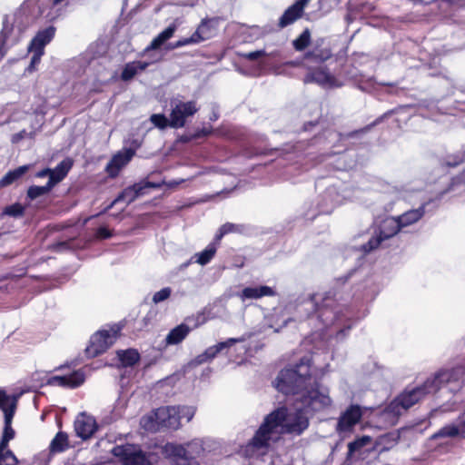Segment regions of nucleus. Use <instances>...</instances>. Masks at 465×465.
Masks as SVG:
<instances>
[{
  "mask_svg": "<svg viewBox=\"0 0 465 465\" xmlns=\"http://www.w3.org/2000/svg\"><path fill=\"white\" fill-rule=\"evenodd\" d=\"M72 166L73 163L70 159H65L60 162L55 168L51 169L48 183L54 188L67 175Z\"/></svg>",
  "mask_w": 465,
  "mask_h": 465,
  "instance_id": "nucleus-26",
  "label": "nucleus"
},
{
  "mask_svg": "<svg viewBox=\"0 0 465 465\" xmlns=\"http://www.w3.org/2000/svg\"><path fill=\"white\" fill-rule=\"evenodd\" d=\"M400 232H401V228L396 216L387 217L381 222L368 242L355 249V252H359V256L366 255L377 250L386 240L392 238Z\"/></svg>",
  "mask_w": 465,
  "mask_h": 465,
  "instance_id": "nucleus-5",
  "label": "nucleus"
},
{
  "mask_svg": "<svg viewBox=\"0 0 465 465\" xmlns=\"http://www.w3.org/2000/svg\"><path fill=\"white\" fill-rule=\"evenodd\" d=\"M55 31L56 28L54 25L39 30L31 40L28 49L45 53L44 49L54 37Z\"/></svg>",
  "mask_w": 465,
  "mask_h": 465,
  "instance_id": "nucleus-22",
  "label": "nucleus"
},
{
  "mask_svg": "<svg viewBox=\"0 0 465 465\" xmlns=\"http://www.w3.org/2000/svg\"><path fill=\"white\" fill-rule=\"evenodd\" d=\"M198 110L195 101H178L171 110V127L174 129L183 128L186 124V119L194 115Z\"/></svg>",
  "mask_w": 465,
  "mask_h": 465,
  "instance_id": "nucleus-11",
  "label": "nucleus"
},
{
  "mask_svg": "<svg viewBox=\"0 0 465 465\" xmlns=\"http://www.w3.org/2000/svg\"><path fill=\"white\" fill-rule=\"evenodd\" d=\"M150 63L145 61H133L126 63L121 73V79L124 82L132 80L139 72L144 71Z\"/></svg>",
  "mask_w": 465,
  "mask_h": 465,
  "instance_id": "nucleus-28",
  "label": "nucleus"
},
{
  "mask_svg": "<svg viewBox=\"0 0 465 465\" xmlns=\"http://www.w3.org/2000/svg\"><path fill=\"white\" fill-rule=\"evenodd\" d=\"M120 331L121 327L114 324L109 329H102L94 333L85 349L87 357L94 358L105 352L115 342Z\"/></svg>",
  "mask_w": 465,
  "mask_h": 465,
  "instance_id": "nucleus-7",
  "label": "nucleus"
},
{
  "mask_svg": "<svg viewBox=\"0 0 465 465\" xmlns=\"http://www.w3.org/2000/svg\"><path fill=\"white\" fill-rule=\"evenodd\" d=\"M153 417L158 427L171 430H177L180 427L178 407H160L154 411Z\"/></svg>",
  "mask_w": 465,
  "mask_h": 465,
  "instance_id": "nucleus-14",
  "label": "nucleus"
},
{
  "mask_svg": "<svg viewBox=\"0 0 465 465\" xmlns=\"http://www.w3.org/2000/svg\"><path fill=\"white\" fill-rule=\"evenodd\" d=\"M220 117V114H219V108L217 106V104H213L212 105V112H211V114L209 116V120L211 122H215L219 119Z\"/></svg>",
  "mask_w": 465,
  "mask_h": 465,
  "instance_id": "nucleus-56",
  "label": "nucleus"
},
{
  "mask_svg": "<svg viewBox=\"0 0 465 465\" xmlns=\"http://www.w3.org/2000/svg\"><path fill=\"white\" fill-rule=\"evenodd\" d=\"M402 92H403L402 88L395 87L393 90L390 91L389 93L392 94L400 95L401 93H402Z\"/></svg>",
  "mask_w": 465,
  "mask_h": 465,
  "instance_id": "nucleus-60",
  "label": "nucleus"
},
{
  "mask_svg": "<svg viewBox=\"0 0 465 465\" xmlns=\"http://www.w3.org/2000/svg\"><path fill=\"white\" fill-rule=\"evenodd\" d=\"M276 291L267 285L247 286L244 287L237 295L242 301L257 300L262 297L276 296Z\"/></svg>",
  "mask_w": 465,
  "mask_h": 465,
  "instance_id": "nucleus-21",
  "label": "nucleus"
},
{
  "mask_svg": "<svg viewBox=\"0 0 465 465\" xmlns=\"http://www.w3.org/2000/svg\"><path fill=\"white\" fill-rule=\"evenodd\" d=\"M179 408V421L181 422V420L183 419H185L186 421H190L193 415H194V409L193 407H188V406H177Z\"/></svg>",
  "mask_w": 465,
  "mask_h": 465,
  "instance_id": "nucleus-46",
  "label": "nucleus"
},
{
  "mask_svg": "<svg viewBox=\"0 0 465 465\" xmlns=\"http://www.w3.org/2000/svg\"><path fill=\"white\" fill-rule=\"evenodd\" d=\"M463 183H465V167L463 168V170L460 173L452 177V179H451L452 186L460 185Z\"/></svg>",
  "mask_w": 465,
  "mask_h": 465,
  "instance_id": "nucleus-54",
  "label": "nucleus"
},
{
  "mask_svg": "<svg viewBox=\"0 0 465 465\" xmlns=\"http://www.w3.org/2000/svg\"><path fill=\"white\" fill-rule=\"evenodd\" d=\"M362 414V409L359 404H351L341 413L336 425V431L339 434L351 431L361 421Z\"/></svg>",
  "mask_w": 465,
  "mask_h": 465,
  "instance_id": "nucleus-13",
  "label": "nucleus"
},
{
  "mask_svg": "<svg viewBox=\"0 0 465 465\" xmlns=\"http://www.w3.org/2000/svg\"><path fill=\"white\" fill-rule=\"evenodd\" d=\"M84 381V372L82 370H77L68 375L53 376L48 379L47 384L74 389L81 386Z\"/></svg>",
  "mask_w": 465,
  "mask_h": 465,
  "instance_id": "nucleus-18",
  "label": "nucleus"
},
{
  "mask_svg": "<svg viewBox=\"0 0 465 465\" xmlns=\"http://www.w3.org/2000/svg\"><path fill=\"white\" fill-rule=\"evenodd\" d=\"M218 243L219 242H215V239H213V241L210 242L204 250H203L200 252H196L193 256V259H194V262L202 266L208 264L213 260L217 252Z\"/></svg>",
  "mask_w": 465,
  "mask_h": 465,
  "instance_id": "nucleus-31",
  "label": "nucleus"
},
{
  "mask_svg": "<svg viewBox=\"0 0 465 465\" xmlns=\"http://www.w3.org/2000/svg\"><path fill=\"white\" fill-rule=\"evenodd\" d=\"M286 418V408L280 407L265 416L262 423L251 439L249 445L255 449H262L269 446L272 436L281 427Z\"/></svg>",
  "mask_w": 465,
  "mask_h": 465,
  "instance_id": "nucleus-4",
  "label": "nucleus"
},
{
  "mask_svg": "<svg viewBox=\"0 0 465 465\" xmlns=\"http://www.w3.org/2000/svg\"><path fill=\"white\" fill-rule=\"evenodd\" d=\"M180 445L183 448L186 458L196 460L204 451L203 441L199 439H194L185 444Z\"/></svg>",
  "mask_w": 465,
  "mask_h": 465,
  "instance_id": "nucleus-35",
  "label": "nucleus"
},
{
  "mask_svg": "<svg viewBox=\"0 0 465 465\" xmlns=\"http://www.w3.org/2000/svg\"><path fill=\"white\" fill-rule=\"evenodd\" d=\"M459 418L460 419V425L463 429V432H465V417L462 415V416H460Z\"/></svg>",
  "mask_w": 465,
  "mask_h": 465,
  "instance_id": "nucleus-63",
  "label": "nucleus"
},
{
  "mask_svg": "<svg viewBox=\"0 0 465 465\" xmlns=\"http://www.w3.org/2000/svg\"><path fill=\"white\" fill-rule=\"evenodd\" d=\"M111 453L123 465H151L149 458L141 446L135 444H122L114 446Z\"/></svg>",
  "mask_w": 465,
  "mask_h": 465,
  "instance_id": "nucleus-8",
  "label": "nucleus"
},
{
  "mask_svg": "<svg viewBox=\"0 0 465 465\" xmlns=\"http://www.w3.org/2000/svg\"><path fill=\"white\" fill-rule=\"evenodd\" d=\"M192 262H194V259H193V257H192L190 260H188V261H186V262H183V263L180 265V269H181V270H184V269H186V268H187V267H188Z\"/></svg>",
  "mask_w": 465,
  "mask_h": 465,
  "instance_id": "nucleus-58",
  "label": "nucleus"
},
{
  "mask_svg": "<svg viewBox=\"0 0 465 465\" xmlns=\"http://www.w3.org/2000/svg\"><path fill=\"white\" fill-rule=\"evenodd\" d=\"M10 30L5 26L0 32V61L3 59L4 55L6 53L5 41L7 39L8 34Z\"/></svg>",
  "mask_w": 465,
  "mask_h": 465,
  "instance_id": "nucleus-49",
  "label": "nucleus"
},
{
  "mask_svg": "<svg viewBox=\"0 0 465 465\" xmlns=\"http://www.w3.org/2000/svg\"><path fill=\"white\" fill-rule=\"evenodd\" d=\"M426 205L427 203H422L416 209H411L402 214L396 216L401 230L418 223L425 214Z\"/></svg>",
  "mask_w": 465,
  "mask_h": 465,
  "instance_id": "nucleus-25",
  "label": "nucleus"
},
{
  "mask_svg": "<svg viewBox=\"0 0 465 465\" xmlns=\"http://www.w3.org/2000/svg\"><path fill=\"white\" fill-rule=\"evenodd\" d=\"M29 51L33 53V55L31 57L30 64L28 65V67L26 68V71L28 73H32L33 71L35 70V66L40 63L41 57L44 54V52H39L36 50H29Z\"/></svg>",
  "mask_w": 465,
  "mask_h": 465,
  "instance_id": "nucleus-47",
  "label": "nucleus"
},
{
  "mask_svg": "<svg viewBox=\"0 0 465 465\" xmlns=\"http://www.w3.org/2000/svg\"><path fill=\"white\" fill-rule=\"evenodd\" d=\"M151 123L160 130L171 127V117L168 119L163 114H153L150 116Z\"/></svg>",
  "mask_w": 465,
  "mask_h": 465,
  "instance_id": "nucleus-43",
  "label": "nucleus"
},
{
  "mask_svg": "<svg viewBox=\"0 0 465 465\" xmlns=\"http://www.w3.org/2000/svg\"><path fill=\"white\" fill-rule=\"evenodd\" d=\"M177 30V25L172 23L164 30L159 33L143 50V54H147L153 50L160 49L169 39H171Z\"/></svg>",
  "mask_w": 465,
  "mask_h": 465,
  "instance_id": "nucleus-23",
  "label": "nucleus"
},
{
  "mask_svg": "<svg viewBox=\"0 0 465 465\" xmlns=\"http://www.w3.org/2000/svg\"><path fill=\"white\" fill-rule=\"evenodd\" d=\"M163 454L172 460L173 465H201L195 459L185 457V451L179 443L167 442L163 446Z\"/></svg>",
  "mask_w": 465,
  "mask_h": 465,
  "instance_id": "nucleus-16",
  "label": "nucleus"
},
{
  "mask_svg": "<svg viewBox=\"0 0 465 465\" xmlns=\"http://www.w3.org/2000/svg\"><path fill=\"white\" fill-rule=\"evenodd\" d=\"M357 269L337 280V285L324 292L300 296L295 311L299 321L312 322L316 331L334 327L336 339L343 340L353 327V312L348 307L351 294L344 283Z\"/></svg>",
  "mask_w": 465,
  "mask_h": 465,
  "instance_id": "nucleus-1",
  "label": "nucleus"
},
{
  "mask_svg": "<svg viewBox=\"0 0 465 465\" xmlns=\"http://www.w3.org/2000/svg\"><path fill=\"white\" fill-rule=\"evenodd\" d=\"M29 169V165H21L14 170L8 171L1 179H0V188L5 187L15 181H17L19 178H21L24 174L26 173V172Z\"/></svg>",
  "mask_w": 465,
  "mask_h": 465,
  "instance_id": "nucleus-34",
  "label": "nucleus"
},
{
  "mask_svg": "<svg viewBox=\"0 0 465 465\" xmlns=\"http://www.w3.org/2000/svg\"><path fill=\"white\" fill-rule=\"evenodd\" d=\"M311 356L282 370L276 378V388L283 394L295 397V406L313 416L331 404L327 389L323 388L311 372Z\"/></svg>",
  "mask_w": 465,
  "mask_h": 465,
  "instance_id": "nucleus-2",
  "label": "nucleus"
},
{
  "mask_svg": "<svg viewBox=\"0 0 465 465\" xmlns=\"http://www.w3.org/2000/svg\"><path fill=\"white\" fill-rule=\"evenodd\" d=\"M174 44V47H176V49L180 48V47H183V43H182V39L176 41L173 43Z\"/></svg>",
  "mask_w": 465,
  "mask_h": 465,
  "instance_id": "nucleus-64",
  "label": "nucleus"
},
{
  "mask_svg": "<svg viewBox=\"0 0 465 465\" xmlns=\"http://www.w3.org/2000/svg\"><path fill=\"white\" fill-rule=\"evenodd\" d=\"M51 168H44L35 173L38 178L48 177L50 179Z\"/></svg>",
  "mask_w": 465,
  "mask_h": 465,
  "instance_id": "nucleus-57",
  "label": "nucleus"
},
{
  "mask_svg": "<svg viewBox=\"0 0 465 465\" xmlns=\"http://www.w3.org/2000/svg\"><path fill=\"white\" fill-rule=\"evenodd\" d=\"M25 211V206H23L19 203H15L10 205H7L3 210V214L7 215L14 218H18L24 215Z\"/></svg>",
  "mask_w": 465,
  "mask_h": 465,
  "instance_id": "nucleus-42",
  "label": "nucleus"
},
{
  "mask_svg": "<svg viewBox=\"0 0 465 465\" xmlns=\"http://www.w3.org/2000/svg\"><path fill=\"white\" fill-rule=\"evenodd\" d=\"M117 358L124 367H133L141 359L140 353L136 349L129 348L116 351Z\"/></svg>",
  "mask_w": 465,
  "mask_h": 465,
  "instance_id": "nucleus-32",
  "label": "nucleus"
},
{
  "mask_svg": "<svg viewBox=\"0 0 465 465\" xmlns=\"http://www.w3.org/2000/svg\"><path fill=\"white\" fill-rule=\"evenodd\" d=\"M311 0H295L281 15L278 22V27L283 29L300 19L303 14L306 5Z\"/></svg>",
  "mask_w": 465,
  "mask_h": 465,
  "instance_id": "nucleus-17",
  "label": "nucleus"
},
{
  "mask_svg": "<svg viewBox=\"0 0 465 465\" xmlns=\"http://www.w3.org/2000/svg\"><path fill=\"white\" fill-rule=\"evenodd\" d=\"M316 124H317L316 122H308V123L304 124L303 130L308 131L309 128L314 127Z\"/></svg>",
  "mask_w": 465,
  "mask_h": 465,
  "instance_id": "nucleus-59",
  "label": "nucleus"
},
{
  "mask_svg": "<svg viewBox=\"0 0 465 465\" xmlns=\"http://www.w3.org/2000/svg\"><path fill=\"white\" fill-rule=\"evenodd\" d=\"M243 225L232 223H225L220 228L214 236L215 242H220L223 236L228 233H241L242 232Z\"/></svg>",
  "mask_w": 465,
  "mask_h": 465,
  "instance_id": "nucleus-37",
  "label": "nucleus"
},
{
  "mask_svg": "<svg viewBox=\"0 0 465 465\" xmlns=\"http://www.w3.org/2000/svg\"><path fill=\"white\" fill-rule=\"evenodd\" d=\"M311 43V32L308 28L304 29L302 33L292 41L293 48L296 51H303Z\"/></svg>",
  "mask_w": 465,
  "mask_h": 465,
  "instance_id": "nucleus-40",
  "label": "nucleus"
},
{
  "mask_svg": "<svg viewBox=\"0 0 465 465\" xmlns=\"http://www.w3.org/2000/svg\"><path fill=\"white\" fill-rule=\"evenodd\" d=\"M112 235V232L105 226H100L95 232V237L100 240L109 239Z\"/></svg>",
  "mask_w": 465,
  "mask_h": 465,
  "instance_id": "nucleus-51",
  "label": "nucleus"
},
{
  "mask_svg": "<svg viewBox=\"0 0 465 465\" xmlns=\"http://www.w3.org/2000/svg\"><path fill=\"white\" fill-rule=\"evenodd\" d=\"M161 183H153L147 180H142L138 183H134L124 189L115 199L106 207V211L113 208L114 205L119 203H125L126 205L132 203L139 197L144 195L146 193L147 189H156L160 188Z\"/></svg>",
  "mask_w": 465,
  "mask_h": 465,
  "instance_id": "nucleus-9",
  "label": "nucleus"
},
{
  "mask_svg": "<svg viewBox=\"0 0 465 465\" xmlns=\"http://www.w3.org/2000/svg\"><path fill=\"white\" fill-rule=\"evenodd\" d=\"M341 203H342V198L336 187L329 186L311 203L304 216L307 220H313L319 214H330Z\"/></svg>",
  "mask_w": 465,
  "mask_h": 465,
  "instance_id": "nucleus-6",
  "label": "nucleus"
},
{
  "mask_svg": "<svg viewBox=\"0 0 465 465\" xmlns=\"http://www.w3.org/2000/svg\"><path fill=\"white\" fill-rule=\"evenodd\" d=\"M205 28L206 23H201L196 31L190 37L182 38L183 46L199 44L206 40V35H204Z\"/></svg>",
  "mask_w": 465,
  "mask_h": 465,
  "instance_id": "nucleus-38",
  "label": "nucleus"
},
{
  "mask_svg": "<svg viewBox=\"0 0 465 465\" xmlns=\"http://www.w3.org/2000/svg\"><path fill=\"white\" fill-rule=\"evenodd\" d=\"M371 437L368 435H362L357 437L355 440L348 443V452L346 455V461L351 460L354 453L359 451L361 448L367 446L371 442Z\"/></svg>",
  "mask_w": 465,
  "mask_h": 465,
  "instance_id": "nucleus-36",
  "label": "nucleus"
},
{
  "mask_svg": "<svg viewBox=\"0 0 465 465\" xmlns=\"http://www.w3.org/2000/svg\"><path fill=\"white\" fill-rule=\"evenodd\" d=\"M69 447L68 435L64 431H58L49 445L51 453H60L67 450Z\"/></svg>",
  "mask_w": 465,
  "mask_h": 465,
  "instance_id": "nucleus-33",
  "label": "nucleus"
},
{
  "mask_svg": "<svg viewBox=\"0 0 465 465\" xmlns=\"http://www.w3.org/2000/svg\"><path fill=\"white\" fill-rule=\"evenodd\" d=\"M190 331L191 328L185 323H181L175 326L166 335V345H177L181 343L187 337Z\"/></svg>",
  "mask_w": 465,
  "mask_h": 465,
  "instance_id": "nucleus-30",
  "label": "nucleus"
},
{
  "mask_svg": "<svg viewBox=\"0 0 465 465\" xmlns=\"http://www.w3.org/2000/svg\"><path fill=\"white\" fill-rule=\"evenodd\" d=\"M171 293L172 289L170 287H164L153 294V302L155 304L164 302L171 296Z\"/></svg>",
  "mask_w": 465,
  "mask_h": 465,
  "instance_id": "nucleus-45",
  "label": "nucleus"
},
{
  "mask_svg": "<svg viewBox=\"0 0 465 465\" xmlns=\"http://www.w3.org/2000/svg\"><path fill=\"white\" fill-rule=\"evenodd\" d=\"M465 161V150L462 153L448 155L444 160V164L448 167H456Z\"/></svg>",
  "mask_w": 465,
  "mask_h": 465,
  "instance_id": "nucleus-44",
  "label": "nucleus"
},
{
  "mask_svg": "<svg viewBox=\"0 0 465 465\" xmlns=\"http://www.w3.org/2000/svg\"><path fill=\"white\" fill-rule=\"evenodd\" d=\"M15 415L11 414V411L9 413H4V430H3V435L0 440V455L1 456H8L10 453L11 457H13L14 460H17L14 452L8 449V443L11 440L15 437V430L12 428V421Z\"/></svg>",
  "mask_w": 465,
  "mask_h": 465,
  "instance_id": "nucleus-20",
  "label": "nucleus"
},
{
  "mask_svg": "<svg viewBox=\"0 0 465 465\" xmlns=\"http://www.w3.org/2000/svg\"><path fill=\"white\" fill-rule=\"evenodd\" d=\"M8 454L9 455L5 457L0 455V465H17L18 460H14L10 453Z\"/></svg>",
  "mask_w": 465,
  "mask_h": 465,
  "instance_id": "nucleus-55",
  "label": "nucleus"
},
{
  "mask_svg": "<svg viewBox=\"0 0 465 465\" xmlns=\"http://www.w3.org/2000/svg\"><path fill=\"white\" fill-rule=\"evenodd\" d=\"M312 417L310 413L305 412L304 410L299 409L293 403V411H288L286 408V418L281 425L285 432L290 434L301 435L306 430L310 425V418Z\"/></svg>",
  "mask_w": 465,
  "mask_h": 465,
  "instance_id": "nucleus-10",
  "label": "nucleus"
},
{
  "mask_svg": "<svg viewBox=\"0 0 465 465\" xmlns=\"http://www.w3.org/2000/svg\"><path fill=\"white\" fill-rule=\"evenodd\" d=\"M265 55H266V52L264 50H256L253 52H249V53L244 54L243 57L250 61H256Z\"/></svg>",
  "mask_w": 465,
  "mask_h": 465,
  "instance_id": "nucleus-52",
  "label": "nucleus"
},
{
  "mask_svg": "<svg viewBox=\"0 0 465 465\" xmlns=\"http://www.w3.org/2000/svg\"><path fill=\"white\" fill-rule=\"evenodd\" d=\"M330 57V50L313 49L312 51L307 52L305 54V58L312 59L315 63H323Z\"/></svg>",
  "mask_w": 465,
  "mask_h": 465,
  "instance_id": "nucleus-41",
  "label": "nucleus"
},
{
  "mask_svg": "<svg viewBox=\"0 0 465 465\" xmlns=\"http://www.w3.org/2000/svg\"><path fill=\"white\" fill-rule=\"evenodd\" d=\"M201 23H206L205 34L206 39H209L213 35L214 26L217 25L218 21L216 19H203Z\"/></svg>",
  "mask_w": 465,
  "mask_h": 465,
  "instance_id": "nucleus-50",
  "label": "nucleus"
},
{
  "mask_svg": "<svg viewBox=\"0 0 465 465\" xmlns=\"http://www.w3.org/2000/svg\"><path fill=\"white\" fill-rule=\"evenodd\" d=\"M213 133V128L212 127H209V128H200V129H197L193 134H192V138H194L195 139H199V138H202V137H205V136H208L210 135L211 134Z\"/></svg>",
  "mask_w": 465,
  "mask_h": 465,
  "instance_id": "nucleus-53",
  "label": "nucleus"
},
{
  "mask_svg": "<svg viewBox=\"0 0 465 465\" xmlns=\"http://www.w3.org/2000/svg\"><path fill=\"white\" fill-rule=\"evenodd\" d=\"M462 373L463 370L460 367L449 370H440L432 377L428 378L423 384L416 386L411 390H405L394 399L389 408L400 415V409L407 411L419 402L426 394L434 393L443 385L459 381Z\"/></svg>",
  "mask_w": 465,
  "mask_h": 465,
  "instance_id": "nucleus-3",
  "label": "nucleus"
},
{
  "mask_svg": "<svg viewBox=\"0 0 465 465\" xmlns=\"http://www.w3.org/2000/svg\"><path fill=\"white\" fill-rule=\"evenodd\" d=\"M459 418L460 419V425L463 429V432H465V417L462 415V416H460Z\"/></svg>",
  "mask_w": 465,
  "mask_h": 465,
  "instance_id": "nucleus-62",
  "label": "nucleus"
},
{
  "mask_svg": "<svg viewBox=\"0 0 465 465\" xmlns=\"http://www.w3.org/2000/svg\"><path fill=\"white\" fill-rule=\"evenodd\" d=\"M243 341V338H229L224 341H220L215 345L208 347L203 353L193 359L189 364L193 367H196L203 363L210 362L223 350L229 349L232 345Z\"/></svg>",
  "mask_w": 465,
  "mask_h": 465,
  "instance_id": "nucleus-12",
  "label": "nucleus"
},
{
  "mask_svg": "<svg viewBox=\"0 0 465 465\" xmlns=\"http://www.w3.org/2000/svg\"><path fill=\"white\" fill-rule=\"evenodd\" d=\"M52 189L53 187L48 183V182L44 186L31 185L27 189L26 197L30 201H34L41 196L47 194L49 192H51Z\"/></svg>",
  "mask_w": 465,
  "mask_h": 465,
  "instance_id": "nucleus-39",
  "label": "nucleus"
},
{
  "mask_svg": "<svg viewBox=\"0 0 465 465\" xmlns=\"http://www.w3.org/2000/svg\"><path fill=\"white\" fill-rule=\"evenodd\" d=\"M464 433L465 432H463V429L460 425V419L458 418L457 423L446 424L432 434L430 439L435 440L441 438H456Z\"/></svg>",
  "mask_w": 465,
  "mask_h": 465,
  "instance_id": "nucleus-29",
  "label": "nucleus"
},
{
  "mask_svg": "<svg viewBox=\"0 0 465 465\" xmlns=\"http://www.w3.org/2000/svg\"><path fill=\"white\" fill-rule=\"evenodd\" d=\"M303 83L317 84L321 86H332L334 78L323 69H315L306 74Z\"/></svg>",
  "mask_w": 465,
  "mask_h": 465,
  "instance_id": "nucleus-24",
  "label": "nucleus"
},
{
  "mask_svg": "<svg viewBox=\"0 0 465 465\" xmlns=\"http://www.w3.org/2000/svg\"><path fill=\"white\" fill-rule=\"evenodd\" d=\"M22 395L23 391L8 395L4 390L0 389V410L4 413H9L11 411V414L15 415L18 401Z\"/></svg>",
  "mask_w": 465,
  "mask_h": 465,
  "instance_id": "nucleus-27",
  "label": "nucleus"
},
{
  "mask_svg": "<svg viewBox=\"0 0 465 465\" xmlns=\"http://www.w3.org/2000/svg\"><path fill=\"white\" fill-rule=\"evenodd\" d=\"M291 321V318H288V319H285L283 322H282V324H281L278 328H275V331H279L280 329L285 327L288 323V322Z\"/></svg>",
  "mask_w": 465,
  "mask_h": 465,
  "instance_id": "nucleus-61",
  "label": "nucleus"
},
{
  "mask_svg": "<svg viewBox=\"0 0 465 465\" xmlns=\"http://www.w3.org/2000/svg\"><path fill=\"white\" fill-rule=\"evenodd\" d=\"M135 154L133 148H125L113 155L105 166V172L110 178H115L119 175L121 170L129 163Z\"/></svg>",
  "mask_w": 465,
  "mask_h": 465,
  "instance_id": "nucleus-15",
  "label": "nucleus"
},
{
  "mask_svg": "<svg viewBox=\"0 0 465 465\" xmlns=\"http://www.w3.org/2000/svg\"><path fill=\"white\" fill-rule=\"evenodd\" d=\"M97 423L92 416L81 413L74 420V430L76 435L82 440L91 438L97 430Z\"/></svg>",
  "mask_w": 465,
  "mask_h": 465,
  "instance_id": "nucleus-19",
  "label": "nucleus"
},
{
  "mask_svg": "<svg viewBox=\"0 0 465 465\" xmlns=\"http://www.w3.org/2000/svg\"><path fill=\"white\" fill-rule=\"evenodd\" d=\"M409 108V106H400L398 108H395L393 110H390L386 113H384L382 115H381L380 117H378L371 124H370L368 126V128L371 127V126H375L377 125L378 124L381 123L384 119L388 118L389 116H391V114H398L399 112L401 111H403L405 109Z\"/></svg>",
  "mask_w": 465,
  "mask_h": 465,
  "instance_id": "nucleus-48",
  "label": "nucleus"
}]
</instances>
